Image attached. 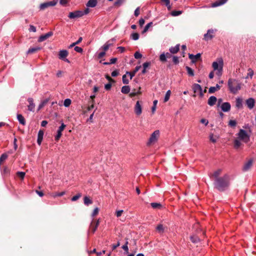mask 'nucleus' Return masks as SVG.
Instances as JSON below:
<instances>
[{
	"instance_id": "nucleus-1",
	"label": "nucleus",
	"mask_w": 256,
	"mask_h": 256,
	"mask_svg": "<svg viewBox=\"0 0 256 256\" xmlns=\"http://www.w3.org/2000/svg\"><path fill=\"white\" fill-rule=\"evenodd\" d=\"M230 184V176L228 174L214 180V188L220 192H224L227 190Z\"/></svg>"
},
{
	"instance_id": "nucleus-2",
	"label": "nucleus",
	"mask_w": 256,
	"mask_h": 256,
	"mask_svg": "<svg viewBox=\"0 0 256 256\" xmlns=\"http://www.w3.org/2000/svg\"><path fill=\"white\" fill-rule=\"evenodd\" d=\"M228 85L230 92L233 94H237L242 87V83L238 80L234 78L228 80Z\"/></svg>"
},
{
	"instance_id": "nucleus-3",
	"label": "nucleus",
	"mask_w": 256,
	"mask_h": 256,
	"mask_svg": "<svg viewBox=\"0 0 256 256\" xmlns=\"http://www.w3.org/2000/svg\"><path fill=\"white\" fill-rule=\"evenodd\" d=\"M223 66L224 61L222 58H218L212 64L214 70L216 71V74L218 76H221L222 74Z\"/></svg>"
},
{
	"instance_id": "nucleus-4",
	"label": "nucleus",
	"mask_w": 256,
	"mask_h": 256,
	"mask_svg": "<svg viewBox=\"0 0 256 256\" xmlns=\"http://www.w3.org/2000/svg\"><path fill=\"white\" fill-rule=\"evenodd\" d=\"M238 138L244 142L247 143L250 141V136L245 130L240 129L238 134Z\"/></svg>"
},
{
	"instance_id": "nucleus-5",
	"label": "nucleus",
	"mask_w": 256,
	"mask_h": 256,
	"mask_svg": "<svg viewBox=\"0 0 256 256\" xmlns=\"http://www.w3.org/2000/svg\"><path fill=\"white\" fill-rule=\"evenodd\" d=\"M160 136L159 130H155L150 136L148 142V146H150L154 144L158 140Z\"/></svg>"
},
{
	"instance_id": "nucleus-6",
	"label": "nucleus",
	"mask_w": 256,
	"mask_h": 256,
	"mask_svg": "<svg viewBox=\"0 0 256 256\" xmlns=\"http://www.w3.org/2000/svg\"><path fill=\"white\" fill-rule=\"evenodd\" d=\"M82 16L83 13L82 10H76L70 12L68 14V18L71 19L80 18Z\"/></svg>"
},
{
	"instance_id": "nucleus-7",
	"label": "nucleus",
	"mask_w": 256,
	"mask_h": 256,
	"mask_svg": "<svg viewBox=\"0 0 256 256\" xmlns=\"http://www.w3.org/2000/svg\"><path fill=\"white\" fill-rule=\"evenodd\" d=\"M216 30L213 29L208 30L207 31V33L204 34V39L206 41L212 39L214 36V34L216 32Z\"/></svg>"
},
{
	"instance_id": "nucleus-8",
	"label": "nucleus",
	"mask_w": 256,
	"mask_h": 256,
	"mask_svg": "<svg viewBox=\"0 0 256 256\" xmlns=\"http://www.w3.org/2000/svg\"><path fill=\"white\" fill-rule=\"evenodd\" d=\"M192 88L195 94H198L200 96H203L202 88L199 84H194L192 86Z\"/></svg>"
},
{
	"instance_id": "nucleus-9",
	"label": "nucleus",
	"mask_w": 256,
	"mask_h": 256,
	"mask_svg": "<svg viewBox=\"0 0 256 256\" xmlns=\"http://www.w3.org/2000/svg\"><path fill=\"white\" fill-rule=\"evenodd\" d=\"M222 169L218 168L215 170L212 174H210L209 176L210 178H214V180L220 178V176L222 174Z\"/></svg>"
},
{
	"instance_id": "nucleus-10",
	"label": "nucleus",
	"mask_w": 256,
	"mask_h": 256,
	"mask_svg": "<svg viewBox=\"0 0 256 256\" xmlns=\"http://www.w3.org/2000/svg\"><path fill=\"white\" fill-rule=\"evenodd\" d=\"M135 114L137 116H140L142 112V106L140 101H137L134 108Z\"/></svg>"
},
{
	"instance_id": "nucleus-11",
	"label": "nucleus",
	"mask_w": 256,
	"mask_h": 256,
	"mask_svg": "<svg viewBox=\"0 0 256 256\" xmlns=\"http://www.w3.org/2000/svg\"><path fill=\"white\" fill-rule=\"evenodd\" d=\"M66 126L64 123H62L61 126L58 128V129L57 131V134L55 136V140H58L60 138L62 135V132L64 130Z\"/></svg>"
},
{
	"instance_id": "nucleus-12",
	"label": "nucleus",
	"mask_w": 256,
	"mask_h": 256,
	"mask_svg": "<svg viewBox=\"0 0 256 256\" xmlns=\"http://www.w3.org/2000/svg\"><path fill=\"white\" fill-rule=\"evenodd\" d=\"M53 35V32H48L40 36L38 38V42H44L48 38L50 37Z\"/></svg>"
},
{
	"instance_id": "nucleus-13",
	"label": "nucleus",
	"mask_w": 256,
	"mask_h": 256,
	"mask_svg": "<svg viewBox=\"0 0 256 256\" xmlns=\"http://www.w3.org/2000/svg\"><path fill=\"white\" fill-rule=\"evenodd\" d=\"M29 104L28 106V110L31 112H34L35 108V104L34 102V100L32 98H29L28 99Z\"/></svg>"
},
{
	"instance_id": "nucleus-14",
	"label": "nucleus",
	"mask_w": 256,
	"mask_h": 256,
	"mask_svg": "<svg viewBox=\"0 0 256 256\" xmlns=\"http://www.w3.org/2000/svg\"><path fill=\"white\" fill-rule=\"evenodd\" d=\"M246 103L248 108L252 109L254 106L255 100L253 98H250L246 100Z\"/></svg>"
},
{
	"instance_id": "nucleus-15",
	"label": "nucleus",
	"mask_w": 256,
	"mask_h": 256,
	"mask_svg": "<svg viewBox=\"0 0 256 256\" xmlns=\"http://www.w3.org/2000/svg\"><path fill=\"white\" fill-rule=\"evenodd\" d=\"M230 104L228 102H225L222 104L221 108L224 112H228L230 110Z\"/></svg>"
},
{
	"instance_id": "nucleus-16",
	"label": "nucleus",
	"mask_w": 256,
	"mask_h": 256,
	"mask_svg": "<svg viewBox=\"0 0 256 256\" xmlns=\"http://www.w3.org/2000/svg\"><path fill=\"white\" fill-rule=\"evenodd\" d=\"M201 54L200 53H198L196 55H194L192 54H189L188 58L190 60H191L192 62V63H195L197 60L200 58Z\"/></svg>"
},
{
	"instance_id": "nucleus-17",
	"label": "nucleus",
	"mask_w": 256,
	"mask_h": 256,
	"mask_svg": "<svg viewBox=\"0 0 256 256\" xmlns=\"http://www.w3.org/2000/svg\"><path fill=\"white\" fill-rule=\"evenodd\" d=\"M252 160H248V162H246L242 170L244 171H247L252 166Z\"/></svg>"
},
{
	"instance_id": "nucleus-18",
	"label": "nucleus",
	"mask_w": 256,
	"mask_h": 256,
	"mask_svg": "<svg viewBox=\"0 0 256 256\" xmlns=\"http://www.w3.org/2000/svg\"><path fill=\"white\" fill-rule=\"evenodd\" d=\"M68 55V52L66 50H60L59 52L58 58L60 60H64Z\"/></svg>"
},
{
	"instance_id": "nucleus-19",
	"label": "nucleus",
	"mask_w": 256,
	"mask_h": 256,
	"mask_svg": "<svg viewBox=\"0 0 256 256\" xmlns=\"http://www.w3.org/2000/svg\"><path fill=\"white\" fill-rule=\"evenodd\" d=\"M217 100V98L214 96H211L209 98L208 102V104L210 106H214Z\"/></svg>"
},
{
	"instance_id": "nucleus-20",
	"label": "nucleus",
	"mask_w": 256,
	"mask_h": 256,
	"mask_svg": "<svg viewBox=\"0 0 256 256\" xmlns=\"http://www.w3.org/2000/svg\"><path fill=\"white\" fill-rule=\"evenodd\" d=\"M98 4L97 0H89L86 4L88 8H94Z\"/></svg>"
},
{
	"instance_id": "nucleus-21",
	"label": "nucleus",
	"mask_w": 256,
	"mask_h": 256,
	"mask_svg": "<svg viewBox=\"0 0 256 256\" xmlns=\"http://www.w3.org/2000/svg\"><path fill=\"white\" fill-rule=\"evenodd\" d=\"M236 106L238 108H242V98H238L236 100Z\"/></svg>"
},
{
	"instance_id": "nucleus-22",
	"label": "nucleus",
	"mask_w": 256,
	"mask_h": 256,
	"mask_svg": "<svg viewBox=\"0 0 256 256\" xmlns=\"http://www.w3.org/2000/svg\"><path fill=\"white\" fill-rule=\"evenodd\" d=\"M17 119L18 120L19 122L24 126L26 124V120L24 117L20 114H17Z\"/></svg>"
},
{
	"instance_id": "nucleus-23",
	"label": "nucleus",
	"mask_w": 256,
	"mask_h": 256,
	"mask_svg": "<svg viewBox=\"0 0 256 256\" xmlns=\"http://www.w3.org/2000/svg\"><path fill=\"white\" fill-rule=\"evenodd\" d=\"M180 50V44H176V46L174 47H171L170 48V53L174 54L177 53Z\"/></svg>"
},
{
	"instance_id": "nucleus-24",
	"label": "nucleus",
	"mask_w": 256,
	"mask_h": 256,
	"mask_svg": "<svg viewBox=\"0 0 256 256\" xmlns=\"http://www.w3.org/2000/svg\"><path fill=\"white\" fill-rule=\"evenodd\" d=\"M228 0H219L218 1H217L213 3L212 6V7H216L218 6H220L224 4Z\"/></svg>"
},
{
	"instance_id": "nucleus-25",
	"label": "nucleus",
	"mask_w": 256,
	"mask_h": 256,
	"mask_svg": "<svg viewBox=\"0 0 256 256\" xmlns=\"http://www.w3.org/2000/svg\"><path fill=\"white\" fill-rule=\"evenodd\" d=\"M65 194V192H60L50 193L49 194L51 197L53 198H56L57 196H64Z\"/></svg>"
},
{
	"instance_id": "nucleus-26",
	"label": "nucleus",
	"mask_w": 256,
	"mask_h": 256,
	"mask_svg": "<svg viewBox=\"0 0 256 256\" xmlns=\"http://www.w3.org/2000/svg\"><path fill=\"white\" fill-rule=\"evenodd\" d=\"M220 89V86L216 84V86H211L210 88L208 90V92L210 94H212L216 90Z\"/></svg>"
},
{
	"instance_id": "nucleus-27",
	"label": "nucleus",
	"mask_w": 256,
	"mask_h": 256,
	"mask_svg": "<svg viewBox=\"0 0 256 256\" xmlns=\"http://www.w3.org/2000/svg\"><path fill=\"white\" fill-rule=\"evenodd\" d=\"M40 49H41V48L38 47V46L30 48L28 50L27 54H33V53H34V52H36L37 51L40 50Z\"/></svg>"
},
{
	"instance_id": "nucleus-28",
	"label": "nucleus",
	"mask_w": 256,
	"mask_h": 256,
	"mask_svg": "<svg viewBox=\"0 0 256 256\" xmlns=\"http://www.w3.org/2000/svg\"><path fill=\"white\" fill-rule=\"evenodd\" d=\"M121 92L122 93L127 94L130 92V88L128 86H123L122 88Z\"/></svg>"
},
{
	"instance_id": "nucleus-29",
	"label": "nucleus",
	"mask_w": 256,
	"mask_h": 256,
	"mask_svg": "<svg viewBox=\"0 0 256 256\" xmlns=\"http://www.w3.org/2000/svg\"><path fill=\"white\" fill-rule=\"evenodd\" d=\"M150 205L154 209H160L162 207V204L158 202H152Z\"/></svg>"
},
{
	"instance_id": "nucleus-30",
	"label": "nucleus",
	"mask_w": 256,
	"mask_h": 256,
	"mask_svg": "<svg viewBox=\"0 0 256 256\" xmlns=\"http://www.w3.org/2000/svg\"><path fill=\"white\" fill-rule=\"evenodd\" d=\"M186 69L188 74L189 76H194V72L192 68H190V67H189L188 66H186Z\"/></svg>"
},
{
	"instance_id": "nucleus-31",
	"label": "nucleus",
	"mask_w": 256,
	"mask_h": 256,
	"mask_svg": "<svg viewBox=\"0 0 256 256\" xmlns=\"http://www.w3.org/2000/svg\"><path fill=\"white\" fill-rule=\"evenodd\" d=\"M254 72L252 68H249L248 69V73L247 74L246 76V78H250L252 79L254 76Z\"/></svg>"
},
{
	"instance_id": "nucleus-32",
	"label": "nucleus",
	"mask_w": 256,
	"mask_h": 256,
	"mask_svg": "<svg viewBox=\"0 0 256 256\" xmlns=\"http://www.w3.org/2000/svg\"><path fill=\"white\" fill-rule=\"evenodd\" d=\"M156 230L160 234H162L164 232V228L162 224H160L156 228Z\"/></svg>"
},
{
	"instance_id": "nucleus-33",
	"label": "nucleus",
	"mask_w": 256,
	"mask_h": 256,
	"mask_svg": "<svg viewBox=\"0 0 256 256\" xmlns=\"http://www.w3.org/2000/svg\"><path fill=\"white\" fill-rule=\"evenodd\" d=\"M112 45V44H110L109 42H108L102 47V48L104 50V52H106Z\"/></svg>"
},
{
	"instance_id": "nucleus-34",
	"label": "nucleus",
	"mask_w": 256,
	"mask_h": 256,
	"mask_svg": "<svg viewBox=\"0 0 256 256\" xmlns=\"http://www.w3.org/2000/svg\"><path fill=\"white\" fill-rule=\"evenodd\" d=\"M92 202L91 200L90 199V198L88 196H85L84 198V204L86 206H88L90 204H92Z\"/></svg>"
},
{
	"instance_id": "nucleus-35",
	"label": "nucleus",
	"mask_w": 256,
	"mask_h": 256,
	"mask_svg": "<svg viewBox=\"0 0 256 256\" xmlns=\"http://www.w3.org/2000/svg\"><path fill=\"white\" fill-rule=\"evenodd\" d=\"M170 94H171L170 90H168L164 98V102H166L169 100Z\"/></svg>"
},
{
	"instance_id": "nucleus-36",
	"label": "nucleus",
	"mask_w": 256,
	"mask_h": 256,
	"mask_svg": "<svg viewBox=\"0 0 256 256\" xmlns=\"http://www.w3.org/2000/svg\"><path fill=\"white\" fill-rule=\"evenodd\" d=\"M190 238L193 243H197L200 241L199 238L196 236H192Z\"/></svg>"
},
{
	"instance_id": "nucleus-37",
	"label": "nucleus",
	"mask_w": 256,
	"mask_h": 256,
	"mask_svg": "<svg viewBox=\"0 0 256 256\" xmlns=\"http://www.w3.org/2000/svg\"><path fill=\"white\" fill-rule=\"evenodd\" d=\"M242 144L239 140L236 139L234 141V146L236 148H238Z\"/></svg>"
},
{
	"instance_id": "nucleus-38",
	"label": "nucleus",
	"mask_w": 256,
	"mask_h": 256,
	"mask_svg": "<svg viewBox=\"0 0 256 256\" xmlns=\"http://www.w3.org/2000/svg\"><path fill=\"white\" fill-rule=\"evenodd\" d=\"M49 6L48 2H44L41 4L40 6V8L41 10H44Z\"/></svg>"
},
{
	"instance_id": "nucleus-39",
	"label": "nucleus",
	"mask_w": 256,
	"mask_h": 256,
	"mask_svg": "<svg viewBox=\"0 0 256 256\" xmlns=\"http://www.w3.org/2000/svg\"><path fill=\"white\" fill-rule=\"evenodd\" d=\"M152 22H150L148 23L144 28L142 32L144 34V33H145L148 30L150 27L152 26Z\"/></svg>"
},
{
	"instance_id": "nucleus-40",
	"label": "nucleus",
	"mask_w": 256,
	"mask_h": 256,
	"mask_svg": "<svg viewBox=\"0 0 256 256\" xmlns=\"http://www.w3.org/2000/svg\"><path fill=\"white\" fill-rule=\"evenodd\" d=\"M182 14V12L180 10H174L171 12V15L174 16H176Z\"/></svg>"
},
{
	"instance_id": "nucleus-41",
	"label": "nucleus",
	"mask_w": 256,
	"mask_h": 256,
	"mask_svg": "<svg viewBox=\"0 0 256 256\" xmlns=\"http://www.w3.org/2000/svg\"><path fill=\"white\" fill-rule=\"evenodd\" d=\"M139 34L136 32L133 33L131 35V38L134 40H138L139 38Z\"/></svg>"
},
{
	"instance_id": "nucleus-42",
	"label": "nucleus",
	"mask_w": 256,
	"mask_h": 256,
	"mask_svg": "<svg viewBox=\"0 0 256 256\" xmlns=\"http://www.w3.org/2000/svg\"><path fill=\"white\" fill-rule=\"evenodd\" d=\"M217 138L218 137H216V136H214V135L212 134H210V140L214 143L216 142Z\"/></svg>"
},
{
	"instance_id": "nucleus-43",
	"label": "nucleus",
	"mask_w": 256,
	"mask_h": 256,
	"mask_svg": "<svg viewBox=\"0 0 256 256\" xmlns=\"http://www.w3.org/2000/svg\"><path fill=\"white\" fill-rule=\"evenodd\" d=\"M8 156L6 154H3L1 155L0 157V165L1 164L2 162L4 161L8 158Z\"/></svg>"
},
{
	"instance_id": "nucleus-44",
	"label": "nucleus",
	"mask_w": 256,
	"mask_h": 256,
	"mask_svg": "<svg viewBox=\"0 0 256 256\" xmlns=\"http://www.w3.org/2000/svg\"><path fill=\"white\" fill-rule=\"evenodd\" d=\"M140 93H141V92H140V88L139 90L137 92L134 91V92H130V96L131 97H133L138 94H140Z\"/></svg>"
},
{
	"instance_id": "nucleus-45",
	"label": "nucleus",
	"mask_w": 256,
	"mask_h": 256,
	"mask_svg": "<svg viewBox=\"0 0 256 256\" xmlns=\"http://www.w3.org/2000/svg\"><path fill=\"white\" fill-rule=\"evenodd\" d=\"M128 242L126 241L125 244L122 246V248L125 251L126 254H128Z\"/></svg>"
},
{
	"instance_id": "nucleus-46",
	"label": "nucleus",
	"mask_w": 256,
	"mask_h": 256,
	"mask_svg": "<svg viewBox=\"0 0 256 256\" xmlns=\"http://www.w3.org/2000/svg\"><path fill=\"white\" fill-rule=\"evenodd\" d=\"M71 104V100L69 98H66L64 100V104L66 107H68Z\"/></svg>"
},
{
	"instance_id": "nucleus-47",
	"label": "nucleus",
	"mask_w": 256,
	"mask_h": 256,
	"mask_svg": "<svg viewBox=\"0 0 256 256\" xmlns=\"http://www.w3.org/2000/svg\"><path fill=\"white\" fill-rule=\"evenodd\" d=\"M164 53L162 54L160 56V60L162 62H165L166 61V58Z\"/></svg>"
},
{
	"instance_id": "nucleus-48",
	"label": "nucleus",
	"mask_w": 256,
	"mask_h": 256,
	"mask_svg": "<svg viewBox=\"0 0 256 256\" xmlns=\"http://www.w3.org/2000/svg\"><path fill=\"white\" fill-rule=\"evenodd\" d=\"M124 0H118L114 2V5L116 6H120L124 2Z\"/></svg>"
},
{
	"instance_id": "nucleus-49",
	"label": "nucleus",
	"mask_w": 256,
	"mask_h": 256,
	"mask_svg": "<svg viewBox=\"0 0 256 256\" xmlns=\"http://www.w3.org/2000/svg\"><path fill=\"white\" fill-rule=\"evenodd\" d=\"M236 125V122L235 120H230L228 122V126L231 127H235Z\"/></svg>"
},
{
	"instance_id": "nucleus-50",
	"label": "nucleus",
	"mask_w": 256,
	"mask_h": 256,
	"mask_svg": "<svg viewBox=\"0 0 256 256\" xmlns=\"http://www.w3.org/2000/svg\"><path fill=\"white\" fill-rule=\"evenodd\" d=\"M157 103H158V100H154V102H153V106L152 107V112L154 114V113L155 111H156V106L157 104Z\"/></svg>"
},
{
	"instance_id": "nucleus-51",
	"label": "nucleus",
	"mask_w": 256,
	"mask_h": 256,
	"mask_svg": "<svg viewBox=\"0 0 256 256\" xmlns=\"http://www.w3.org/2000/svg\"><path fill=\"white\" fill-rule=\"evenodd\" d=\"M126 75L127 74H124L123 76H122V82L124 84H128V82H129V80L127 78H126Z\"/></svg>"
},
{
	"instance_id": "nucleus-52",
	"label": "nucleus",
	"mask_w": 256,
	"mask_h": 256,
	"mask_svg": "<svg viewBox=\"0 0 256 256\" xmlns=\"http://www.w3.org/2000/svg\"><path fill=\"white\" fill-rule=\"evenodd\" d=\"M44 132L42 130H40L38 132V138L43 139Z\"/></svg>"
},
{
	"instance_id": "nucleus-53",
	"label": "nucleus",
	"mask_w": 256,
	"mask_h": 256,
	"mask_svg": "<svg viewBox=\"0 0 256 256\" xmlns=\"http://www.w3.org/2000/svg\"><path fill=\"white\" fill-rule=\"evenodd\" d=\"M134 56L135 58L138 59L142 57V54L140 52H136L134 53Z\"/></svg>"
},
{
	"instance_id": "nucleus-54",
	"label": "nucleus",
	"mask_w": 256,
	"mask_h": 256,
	"mask_svg": "<svg viewBox=\"0 0 256 256\" xmlns=\"http://www.w3.org/2000/svg\"><path fill=\"white\" fill-rule=\"evenodd\" d=\"M98 212H99V208H96L94 209V211H93V212H92V217H94L95 216L97 215L98 214Z\"/></svg>"
},
{
	"instance_id": "nucleus-55",
	"label": "nucleus",
	"mask_w": 256,
	"mask_h": 256,
	"mask_svg": "<svg viewBox=\"0 0 256 256\" xmlns=\"http://www.w3.org/2000/svg\"><path fill=\"white\" fill-rule=\"evenodd\" d=\"M81 196V194H78L74 196L72 198V201H76V200H78L80 197Z\"/></svg>"
},
{
	"instance_id": "nucleus-56",
	"label": "nucleus",
	"mask_w": 256,
	"mask_h": 256,
	"mask_svg": "<svg viewBox=\"0 0 256 256\" xmlns=\"http://www.w3.org/2000/svg\"><path fill=\"white\" fill-rule=\"evenodd\" d=\"M90 228H91L92 232L93 234L94 233V232L96 231V229L98 228V227L96 226H95V225L94 226H92V222L91 223Z\"/></svg>"
},
{
	"instance_id": "nucleus-57",
	"label": "nucleus",
	"mask_w": 256,
	"mask_h": 256,
	"mask_svg": "<svg viewBox=\"0 0 256 256\" xmlns=\"http://www.w3.org/2000/svg\"><path fill=\"white\" fill-rule=\"evenodd\" d=\"M49 5V6H54L57 4V0H53L52 1L48 2Z\"/></svg>"
},
{
	"instance_id": "nucleus-58",
	"label": "nucleus",
	"mask_w": 256,
	"mask_h": 256,
	"mask_svg": "<svg viewBox=\"0 0 256 256\" xmlns=\"http://www.w3.org/2000/svg\"><path fill=\"white\" fill-rule=\"evenodd\" d=\"M74 50L78 52H80V53H81L82 52V48H81L80 47H79V46H76L74 48Z\"/></svg>"
},
{
	"instance_id": "nucleus-59",
	"label": "nucleus",
	"mask_w": 256,
	"mask_h": 256,
	"mask_svg": "<svg viewBox=\"0 0 256 256\" xmlns=\"http://www.w3.org/2000/svg\"><path fill=\"white\" fill-rule=\"evenodd\" d=\"M172 61L174 64H178L179 62L178 58V56H172Z\"/></svg>"
},
{
	"instance_id": "nucleus-60",
	"label": "nucleus",
	"mask_w": 256,
	"mask_h": 256,
	"mask_svg": "<svg viewBox=\"0 0 256 256\" xmlns=\"http://www.w3.org/2000/svg\"><path fill=\"white\" fill-rule=\"evenodd\" d=\"M30 32H36V28L33 25H30L29 28Z\"/></svg>"
},
{
	"instance_id": "nucleus-61",
	"label": "nucleus",
	"mask_w": 256,
	"mask_h": 256,
	"mask_svg": "<svg viewBox=\"0 0 256 256\" xmlns=\"http://www.w3.org/2000/svg\"><path fill=\"white\" fill-rule=\"evenodd\" d=\"M17 175L19 177H20L22 178H24V176H25V172H17Z\"/></svg>"
},
{
	"instance_id": "nucleus-62",
	"label": "nucleus",
	"mask_w": 256,
	"mask_h": 256,
	"mask_svg": "<svg viewBox=\"0 0 256 256\" xmlns=\"http://www.w3.org/2000/svg\"><path fill=\"white\" fill-rule=\"evenodd\" d=\"M126 74H128L130 76V79H132V78L135 76L136 73H134V72H126Z\"/></svg>"
},
{
	"instance_id": "nucleus-63",
	"label": "nucleus",
	"mask_w": 256,
	"mask_h": 256,
	"mask_svg": "<svg viewBox=\"0 0 256 256\" xmlns=\"http://www.w3.org/2000/svg\"><path fill=\"white\" fill-rule=\"evenodd\" d=\"M200 122L204 124L205 126H207L208 124V121L205 118H202L200 120Z\"/></svg>"
},
{
	"instance_id": "nucleus-64",
	"label": "nucleus",
	"mask_w": 256,
	"mask_h": 256,
	"mask_svg": "<svg viewBox=\"0 0 256 256\" xmlns=\"http://www.w3.org/2000/svg\"><path fill=\"white\" fill-rule=\"evenodd\" d=\"M106 54V52H100L98 54V58H102L103 56H104Z\"/></svg>"
}]
</instances>
